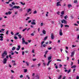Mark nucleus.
I'll list each match as a JSON object with an SVG mask.
<instances>
[{
	"label": "nucleus",
	"mask_w": 79,
	"mask_h": 79,
	"mask_svg": "<svg viewBox=\"0 0 79 79\" xmlns=\"http://www.w3.org/2000/svg\"><path fill=\"white\" fill-rule=\"evenodd\" d=\"M8 55V54L7 53V51H4V52L2 54V58H5V56H6Z\"/></svg>",
	"instance_id": "1"
},
{
	"label": "nucleus",
	"mask_w": 79,
	"mask_h": 79,
	"mask_svg": "<svg viewBox=\"0 0 79 79\" xmlns=\"http://www.w3.org/2000/svg\"><path fill=\"white\" fill-rule=\"evenodd\" d=\"M14 8H17V9H18L19 8H20V7L19 6H14L12 8V9H9V10L10 11H11V10H13V9H14Z\"/></svg>",
	"instance_id": "2"
},
{
	"label": "nucleus",
	"mask_w": 79,
	"mask_h": 79,
	"mask_svg": "<svg viewBox=\"0 0 79 79\" xmlns=\"http://www.w3.org/2000/svg\"><path fill=\"white\" fill-rule=\"evenodd\" d=\"M22 44H25L26 45H27V44H28V43L27 42H26V41H25V40H24V38H22Z\"/></svg>",
	"instance_id": "3"
},
{
	"label": "nucleus",
	"mask_w": 79,
	"mask_h": 79,
	"mask_svg": "<svg viewBox=\"0 0 79 79\" xmlns=\"http://www.w3.org/2000/svg\"><path fill=\"white\" fill-rule=\"evenodd\" d=\"M35 22V20L33 19L32 20V22L31 23V24L33 25H35L36 23Z\"/></svg>",
	"instance_id": "4"
},
{
	"label": "nucleus",
	"mask_w": 79,
	"mask_h": 79,
	"mask_svg": "<svg viewBox=\"0 0 79 79\" xmlns=\"http://www.w3.org/2000/svg\"><path fill=\"white\" fill-rule=\"evenodd\" d=\"M7 61V59L6 58H5L3 59V60L2 61L3 63L4 64H6V62Z\"/></svg>",
	"instance_id": "5"
},
{
	"label": "nucleus",
	"mask_w": 79,
	"mask_h": 79,
	"mask_svg": "<svg viewBox=\"0 0 79 79\" xmlns=\"http://www.w3.org/2000/svg\"><path fill=\"white\" fill-rule=\"evenodd\" d=\"M62 23H64V24H67V22L64 19H63L61 21Z\"/></svg>",
	"instance_id": "6"
},
{
	"label": "nucleus",
	"mask_w": 79,
	"mask_h": 79,
	"mask_svg": "<svg viewBox=\"0 0 79 79\" xmlns=\"http://www.w3.org/2000/svg\"><path fill=\"white\" fill-rule=\"evenodd\" d=\"M59 35L60 36L63 35V33H62V30L61 29H60V30L59 31Z\"/></svg>",
	"instance_id": "7"
},
{
	"label": "nucleus",
	"mask_w": 79,
	"mask_h": 79,
	"mask_svg": "<svg viewBox=\"0 0 79 79\" xmlns=\"http://www.w3.org/2000/svg\"><path fill=\"white\" fill-rule=\"evenodd\" d=\"M56 6H61V4H60V2H57Z\"/></svg>",
	"instance_id": "8"
},
{
	"label": "nucleus",
	"mask_w": 79,
	"mask_h": 79,
	"mask_svg": "<svg viewBox=\"0 0 79 79\" xmlns=\"http://www.w3.org/2000/svg\"><path fill=\"white\" fill-rule=\"evenodd\" d=\"M51 39H54V38H55V36H54V35L53 34L51 33Z\"/></svg>",
	"instance_id": "9"
},
{
	"label": "nucleus",
	"mask_w": 79,
	"mask_h": 79,
	"mask_svg": "<svg viewBox=\"0 0 79 79\" xmlns=\"http://www.w3.org/2000/svg\"><path fill=\"white\" fill-rule=\"evenodd\" d=\"M75 53V52H73L71 53V55L70 56L71 57H73V56H74V54Z\"/></svg>",
	"instance_id": "10"
},
{
	"label": "nucleus",
	"mask_w": 79,
	"mask_h": 79,
	"mask_svg": "<svg viewBox=\"0 0 79 79\" xmlns=\"http://www.w3.org/2000/svg\"><path fill=\"white\" fill-rule=\"evenodd\" d=\"M52 56H50L48 57V60L49 61H50V60H52Z\"/></svg>",
	"instance_id": "11"
},
{
	"label": "nucleus",
	"mask_w": 79,
	"mask_h": 79,
	"mask_svg": "<svg viewBox=\"0 0 79 79\" xmlns=\"http://www.w3.org/2000/svg\"><path fill=\"white\" fill-rule=\"evenodd\" d=\"M51 62H52V60H49V61H48V63L47 64V66H48V65H49L50 64V63Z\"/></svg>",
	"instance_id": "12"
},
{
	"label": "nucleus",
	"mask_w": 79,
	"mask_h": 79,
	"mask_svg": "<svg viewBox=\"0 0 79 79\" xmlns=\"http://www.w3.org/2000/svg\"><path fill=\"white\" fill-rule=\"evenodd\" d=\"M68 7L70 9V7H72V5L71 4H68Z\"/></svg>",
	"instance_id": "13"
},
{
	"label": "nucleus",
	"mask_w": 79,
	"mask_h": 79,
	"mask_svg": "<svg viewBox=\"0 0 79 79\" xmlns=\"http://www.w3.org/2000/svg\"><path fill=\"white\" fill-rule=\"evenodd\" d=\"M18 37H19V39H21L22 38V36H21V34H19L18 35Z\"/></svg>",
	"instance_id": "14"
},
{
	"label": "nucleus",
	"mask_w": 79,
	"mask_h": 79,
	"mask_svg": "<svg viewBox=\"0 0 79 79\" xmlns=\"http://www.w3.org/2000/svg\"><path fill=\"white\" fill-rule=\"evenodd\" d=\"M42 32L43 34L45 35L46 34V31L45 30H44Z\"/></svg>",
	"instance_id": "15"
},
{
	"label": "nucleus",
	"mask_w": 79,
	"mask_h": 79,
	"mask_svg": "<svg viewBox=\"0 0 79 79\" xmlns=\"http://www.w3.org/2000/svg\"><path fill=\"white\" fill-rule=\"evenodd\" d=\"M48 38V36H46L45 37H44V39L43 40H46Z\"/></svg>",
	"instance_id": "16"
},
{
	"label": "nucleus",
	"mask_w": 79,
	"mask_h": 79,
	"mask_svg": "<svg viewBox=\"0 0 79 79\" xmlns=\"http://www.w3.org/2000/svg\"><path fill=\"white\" fill-rule=\"evenodd\" d=\"M9 57L10 58V59H12L13 58V57H11V55L10 54L9 56Z\"/></svg>",
	"instance_id": "17"
},
{
	"label": "nucleus",
	"mask_w": 79,
	"mask_h": 79,
	"mask_svg": "<svg viewBox=\"0 0 79 79\" xmlns=\"http://www.w3.org/2000/svg\"><path fill=\"white\" fill-rule=\"evenodd\" d=\"M64 26L65 27H69V25H65Z\"/></svg>",
	"instance_id": "18"
},
{
	"label": "nucleus",
	"mask_w": 79,
	"mask_h": 79,
	"mask_svg": "<svg viewBox=\"0 0 79 79\" xmlns=\"http://www.w3.org/2000/svg\"><path fill=\"white\" fill-rule=\"evenodd\" d=\"M61 77H62V76H61V75L59 76L58 77V79H61Z\"/></svg>",
	"instance_id": "19"
},
{
	"label": "nucleus",
	"mask_w": 79,
	"mask_h": 79,
	"mask_svg": "<svg viewBox=\"0 0 79 79\" xmlns=\"http://www.w3.org/2000/svg\"><path fill=\"white\" fill-rule=\"evenodd\" d=\"M76 67V65H73V66H72L71 67V68H75Z\"/></svg>",
	"instance_id": "20"
},
{
	"label": "nucleus",
	"mask_w": 79,
	"mask_h": 79,
	"mask_svg": "<svg viewBox=\"0 0 79 79\" xmlns=\"http://www.w3.org/2000/svg\"><path fill=\"white\" fill-rule=\"evenodd\" d=\"M27 71V69H24V73H26Z\"/></svg>",
	"instance_id": "21"
},
{
	"label": "nucleus",
	"mask_w": 79,
	"mask_h": 79,
	"mask_svg": "<svg viewBox=\"0 0 79 79\" xmlns=\"http://www.w3.org/2000/svg\"><path fill=\"white\" fill-rule=\"evenodd\" d=\"M15 49H16V47H13V48H12V50H15Z\"/></svg>",
	"instance_id": "22"
},
{
	"label": "nucleus",
	"mask_w": 79,
	"mask_h": 79,
	"mask_svg": "<svg viewBox=\"0 0 79 79\" xmlns=\"http://www.w3.org/2000/svg\"><path fill=\"white\" fill-rule=\"evenodd\" d=\"M68 18V17L67 15H66L65 17H64V18L65 19H66V18Z\"/></svg>",
	"instance_id": "23"
},
{
	"label": "nucleus",
	"mask_w": 79,
	"mask_h": 79,
	"mask_svg": "<svg viewBox=\"0 0 79 79\" xmlns=\"http://www.w3.org/2000/svg\"><path fill=\"white\" fill-rule=\"evenodd\" d=\"M36 77L37 78V79H39V75H37L36 76Z\"/></svg>",
	"instance_id": "24"
},
{
	"label": "nucleus",
	"mask_w": 79,
	"mask_h": 79,
	"mask_svg": "<svg viewBox=\"0 0 79 79\" xmlns=\"http://www.w3.org/2000/svg\"><path fill=\"white\" fill-rule=\"evenodd\" d=\"M12 63H16V61H15V60H12Z\"/></svg>",
	"instance_id": "25"
},
{
	"label": "nucleus",
	"mask_w": 79,
	"mask_h": 79,
	"mask_svg": "<svg viewBox=\"0 0 79 79\" xmlns=\"http://www.w3.org/2000/svg\"><path fill=\"white\" fill-rule=\"evenodd\" d=\"M44 42H45V41H43L42 42V43H41V46H42V45H43V44H44Z\"/></svg>",
	"instance_id": "26"
},
{
	"label": "nucleus",
	"mask_w": 79,
	"mask_h": 79,
	"mask_svg": "<svg viewBox=\"0 0 79 79\" xmlns=\"http://www.w3.org/2000/svg\"><path fill=\"white\" fill-rule=\"evenodd\" d=\"M31 11V9H29L27 11V13H29L30 11Z\"/></svg>",
	"instance_id": "27"
},
{
	"label": "nucleus",
	"mask_w": 79,
	"mask_h": 79,
	"mask_svg": "<svg viewBox=\"0 0 79 79\" xmlns=\"http://www.w3.org/2000/svg\"><path fill=\"white\" fill-rule=\"evenodd\" d=\"M11 13H12V12L10 11H9L8 12V15H11Z\"/></svg>",
	"instance_id": "28"
},
{
	"label": "nucleus",
	"mask_w": 79,
	"mask_h": 79,
	"mask_svg": "<svg viewBox=\"0 0 79 79\" xmlns=\"http://www.w3.org/2000/svg\"><path fill=\"white\" fill-rule=\"evenodd\" d=\"M9 6H10V7H13V5H12V4H9Z\"/></svg>",
	"instance_id": "29"
},
{
	"label": "nucleus",
	"mask_w": 79,
	"mask_h": 79,
	"mask_svg": "<svg viewBox=\"0 0 79 79\" xmlns=\"http://www.w3.org/2000/svg\"><path fill=\"white\" fill-rule=\"evenodd\" d=\"M19 34V32H17L16 33V34H15L14 35L16 36V35H18V34Z\"/></svg>",
	"instance_id": "30"
},
{
	"label": "nucleus",
	"mask_w": 79,
	"mask_h": 79,
	"mask_svg": "<svg viewBox=\"0 0 79 79\" xmlns=\"http://www.w3.org/2000/svg\"><path fill=\"white\" fill-rule=\"evenodd\" d=\"M30 19V17H27V18L26 19V20L27 21V20H28V19Z\"/></svg>",
	"instance_id": "31"
},
{
	"label": "nucleus",
	"mask_w": 79,
	"mask_h": 79,
	"mask_svg": "<svg viewBox=\"0 0 79 79\" xmlns=\"http://www.w3.org/2000/svg\"><path fill=\"white\" fill-rule=\"evenodd\" d=\"M9 32V31L7 30L6 31V34L7 35H8V32Z\"/></svg>",
	"instance_id": "32"
},
{
	"label": "nucleus",
	"mask_w": 79,
	"mask_h": 79,
	"mask_svg": "<svg viewBox=\"0 0 79 79\" xmlns=\"http://www.w3.org/2000/svg\"><path fill=\"white\" fill-rule=\"evenodd\" d=\"M26 64H27V66H29V63H28V62H26Z\"/></svg>",
	"instance_id": "33"
},
{
	"label": "nucleus",
	"mask_w": 79,
	"mask_h": 79,
	"mask_svg": "<svg viewBox=\"0 0 79 79\" xmlns=\"http://www.w3.org/2000/svg\"><path fill=\"white\" fill-rule=\"evenodd\" d=\"M34 14H36L37 13V11L35 10L33 12Z\"/></svg>",
	"instance_id": "34"
},
{
	"label": "nucleus",
	"mask_w": 79,
	"mask_h": 79,
	"mask_svg": "<svg viewBox=\"0 0 79 79\" xmlns=\"http://www.w3.org/2000/svg\"><path fill=\"white\" fill-rule=\"evenodd\" d=\"M61 15H64V11H62L61 12Z\"/></svg>",
	"instance_id": "35"
},
{
	"label": "nucleus",
	"mask_w": 79,
	"mask_h": 79,
	"mask_svg": "<svg viewBox=\"0 0 79 79\" xmlns=\"http://www.w3.org/2000/svg\"><path fill=\"white\" fill-rule=\"evenodd\" d=\"M36 60H37V59H32V60L33 61H36Z\"/></svg>",
	"instance_id": "36"
},
{
	"label": "nucleus",
	"mask_w": 79,
	"mask_h": 79,
	"mask_svg": "<svg viewBox=\"0 0 79 79\" xmlns=\"http://www.w3.org/2000/svg\"><path fill=\"white\" fill-rule=\"evenodd\" d=\"M14 39L16 40L18 39V37L16 36H14Z\"/></svg>",
	"instance_id": "37"
},
{
	"label": "nucleus",
	"mask_w": 79,
	"mask_h": 79,
	"mask_svg": "<svg viewBox=\"0 0 79 79\" xmlns=\"http://www.w3.org/2000/svg\"><path fill=\"white\" fill-rule=\"evenodd\" d=\"M26 29H27V28H25L24 29H23V30H22V31L23 32H24V31H26Z\"/></svg>",
	"instance_id": "38"
},
{
	"label": "nucleus",
	"mask_w": 79,
	"mask_h": 79,
	"mask_svg": "<svg viewBox=\"0 0 79 79\" xmlns=\"http://www.w3.org/2000/svg\"><path fill=\"white\" fill-rule=\"evenodd\" d=\"M43 47H46V46H47V45L45 44H44L43 45Z\"/></svg>",
	"instance_id": "39"
},
{
	"label": "nucleus",
	"mask_w": 79,
	"mask_h": 79,
	"mask_svg": "<svg viewBox=\"0 0 79 79\" xmlns=\"http://www.w3.org/2000/svg\"><path fill=\"white\" fill-rule=\"evenodd\" d=\"M77 0H75L74 1V3H77Z\"/></svg>",
	"instance_id": "40"
},
{
	"label": "nucleus",
	"mask_w": 79,
	"mask_h": 79,
	"mask_svg": "<svg viewBox=\"0 0 79 79\" xmlns=\"http://www.w3.org/2000/svg\"><path fill=\"white\" fill-rule=\"evenodd\" d=\"M44 26V23H41L40 26Z\"/></svg>",
	"instance_id": "41"
},
{
	"label": "nucleus",
	"mask_w": 79,
	"mask_h": 79,
	"mask_svg": "<svg viewBox=\"0 0 79 79\" xmlns=\"http://www.w3.org/2000/svg\"><path fill=\"white\" fill-rule=\"evenodd\" d=\"M23 76L22 75H21V76H20V78H23Z\"/></svg>",
	"instance_id": "42"
},
{
	"label": "nucleus",
	"mask_w": 79,
	"mask_h": 79,
	"mask_svg": "<svg viewBox=\"0 0 79 79\" xmlns=\"http://www.w3.org/2000/svg\"><path fill=\"white\" fill-rule=\"evenodd\" d=\"M56 61H61V59H57Z\"/></svg>",
	"instance_id": "43"
},
{
	"label": "nucleus",
	"mask_w": 79,
	"mask_h": 79,
	"mask_svg": "<svg viewBox=\"0 0 79 79\" xmlns=\"http://www.w3.org/2000/svg\"><path fill=\"white\" fill-rule=\"evenodd\" d=\"M73 65V62H71V66H72Z\"/></svg>",
	"instance_id": "44"
},
{
	"label": "nucleus",
	"mask_w": 79,
	"mask_h": 79,
	"mask_svg": "<svg viewBox=\"0 0 79 79\" xmlns=\"http://www.w3.org/2000/svg\"><path fill=\"white\" fill-rule=\"evenodd\" d=\"M18 48L20 49V48H21V46H20V45H18Z\"/></svg>",
	"instance_id": "45"
},
{
	"label": "nucleus",
	"mask_w": 79,
	"mask_h": 79,
	"mask_svg": "<svg viewBox=\"0 0 79 79\" xmlns=\"http://www.w3.org/2000/svg\"><path fill=\"white\" fill-rule=\"evenodd\" d=\"M10 34H11V35H14V33H13V32L11 31Z\"/></svg>",
	"instance_id": "46"
},
{
	"label": "nucleus",
	"mask_w": 79,
	"mask_h": 79,
	"mask_svg": "<svg viewBox=\"0 0 79 79\" xmlns=\"http://www.w3.org/2000/svg\"><path fill=\"white\" fill-rule=\"evenodd\" d=\"M71 72V69H69L68 71V73H69Z\"/></svg>",
	"instance_id": "47"
},
{
	"label": "nucleus",
	"mask_w": 79,
	"mask_h": 79,
	"mask_svg": "<svg viewBox=\"0 0 79 79\" xmlns=\"http://www.w3.org/2000/svg\"><path fill=\"white\" fill-rule=\"evenodd\" d=\"M12 5H15V2H12Z\"/></svg>",
	"instance_id": "48"
},
{
	"label": "nucleus",
	"mask_w": 79,
	"mask_h": 79,
	"mask_svg": "<svg viewBox=\"0 0 79 79\" xmlns=\"http://www.w3.org/2000/svg\"><path fill=\"white\" fill-rule=\"evenodd\" d=\"M75 71H76V69H73V73H75Z\"/></svg>",
	"instance_id": "49"
},
{
	"label": "nucleus",
	"mask_w": 79,
	"mask_h": 79,
	"mask_svg": "<svg viewBox=\"0 0 79 79\" xmlns=\"http://www.w3.org/2000/svg\"><path fill=\"white\" fill-rule=\"evenodd\" d=\"M31 35H32V36H34V33H31Z\"/></svg>",
	"instance_id": "50"
},
{
	"label": "nucleus",
	"mask_w": 79,
	"mask_h": 79,
	"mask_svg": "<svg viewBox=\"0 0 79 79\" xmlns=\"http://www.w3.org/2000/svg\"><path fill=\"white\" fill-rule=\"evenodd\" d=\"M63 24H61L60 25L61 28H62V27H63Z\"/></svg>",
	"instance_id": "51"
},
{
	"label": "nucleus",
	"mask_w": 79,
	"mask_h": 79,
	"mask_svg": "<svg viewBox=\"0 0 79 79\" xmlns=\"http://www.w3.org/2000/svg\"><path fill=\"white\" fill-rule=\"evenodd\" d=\"M11 73H15V71H14L13 70H11Z\"/></svg>",
	"instance_id": "52"
},
{
	"label": "nucleus",
	"mask_w": 79,
	"mask_h": 79,
	"mask_svg": "<svg viewBox=\"0 0 79 79\" xmlns=\"http://www.w3.org/2000/svg\"><path fill=\"white\" fill-rule=\"evenodd\" d=\"M32 76H33V77H34V76H35V73H32Z\"/></svg>",
	"instance_id": "53"
},
{
	"label": "nucleus",
	"mask_w": 79,
	"mask_h": 79,
	"mask_svg": "<svg viewBox=\"0 0 79 79\" xmlns=\"http://www.w3.org/2000/svg\"><path fill=\"white\" fill-rule=\"evenodd\" d=\"M31 52H32V53H34V49H33Z\"/></svg>",
	"instance_id": "54"
},
{
	"label": "nucleus",
	"mask_w": 79,
	"mask_h": 79,
	"mask_svg": "<svg viewBox=\"0 0 79 79\" xmlns=\"http://www.w3.org/2000/svg\"><path fill=\"white\" fill-rule=\"evenodd\" d=\"M48 51H46V52H45V54H47V53H48Z\"/></svg>",
	"instance_id": "55"
},
{
	"label": "nucleus",
	"mask_w": 79,
	"mask_h": 79,
	"mask_svg": "<svg viewBox=\"0 0 79 79\" xmlns=\"http://www.w3.org/2000/svg\"><path fill=\"white\" fill-rule=\"evenodd\" d=\"M43 65H44V66H45V65L46 64L45 63V62H44L43 63Z\"/></svg>",
	"instance_id": "56"
},
{
	"label": "nucleus",
	"mask_w": 79,
	"mask_h": 79,
	"mask_svg": "<svg viewBox=\"0 0 79 79\" xmlns=\"http://www.w3.org/2000/svg\"><path fill=\"white\" fill-rule=\"evenodd\" d=\"M68 70L67 69H65L64 70V72L65 73H66V72H68Z\"/></svg>",
	"instance_id": "57"
},
{
	"label": "nucleus",
	"mask_w": 79,
	"mask_h": 79,
	"mask_svg": "<svg viewBox=\"0 0 79 79\" xmlns=\"http://www.w3.org/2000/svg\"><path fill=\"white\" fill-rule=\"evenodd\" d=\"M60 11H58V12H57V15H60Z\"/></svg>",
	"instance_id": "58"
},
{
	"label": "nucleus",
	"mask_w": 79,
	"mask_h": 79,
	"mask_svg": "<svg viewBox=\"0 0 79 79\" xmlns=\"http://www.w3.org/2000/svg\"><path fill=\"white\" fill-rule=\"evenodd\" d=\"M74 26H78V25H77V24L76 23H74Z\"/></svg>",
	"instance_id": "59"
},
{
	"label": "nucleus",
	"mask_w": 79,
	"mask_h": 79,
	"mask_svg": "<svg viewBox=\"0 0 79 79\" xmlns=\"http://www.w3.org/2000/svg\"><path fill=\"white\" fill-rule=\"evenodd\" d=\"M24 55V52L23 51L22 52V55Z\"/></svg>",
	"instance_id": "60"
},
{
	"label": "nucleus",
	"mask_w": 79,
	"mask_h": 79,
	"mask_svg": "<svg viewBox=\"0 0 79 79\" xmlns=\"http://www.w3.org/2000/svg\"><path fill=\"white\" fill-rule=\"evenodd\" d=\"M38 67H39V66H40V63L38 64Z\"/></svg>",
	"instance_id": "61"
},
{
	"label": "nucleus",
	"mask_w": 79,
	"mask_h": 79,
	"mask_svg": "<svg viewBox=\"0 0 79 79\" xmlns=\"http://www.w3.org/2000/svg\"><path fill=\"white\" fill-rule=\"evenodd\" d=\"M52 48V47H50V48H48V50H51Z\"/></svg>",
	"instance_id": "62"
},
{
	"label": "nucleus",
	"mask_w": 79,
	"mask_h": 79,
	"mask_svg": "<svg viewBox=\"0 0 79 79\" xmlns=\"http://www.w3.org/2000/svg\"><path fill=\"white\" fill-rule=\"evenodd\" d=\"M79 79V76H77V77L76 79Z\"/></svg>",
	"instance_id": "63"
},
{
	"label": "nucleus",
	"mask_w": 79,
	"mask_h": 79,
	"mask_svg": "<svg viewBox=\"0 0 79 79\" xmlns=\"http://www.w3.org/2000/svg\"><path fill=\"white\" fill-rule=\"evenodd\" d=\"M77 39H79V35H78L77 37Z\"/></svg>",
	"instance_id": "64"
}]
</instances>
